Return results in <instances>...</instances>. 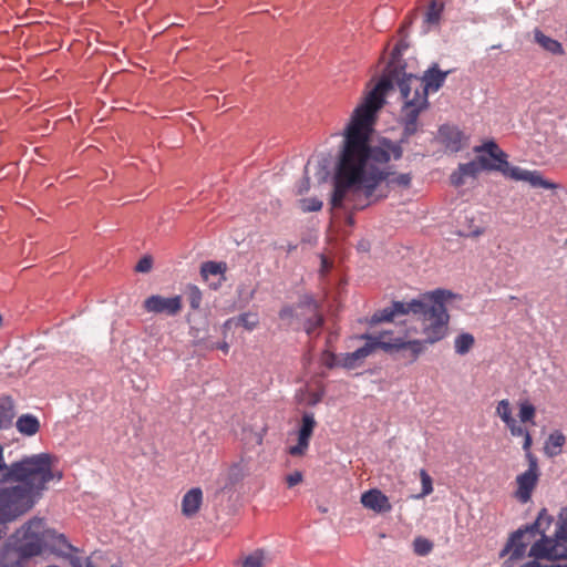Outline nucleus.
<instances>
[{
    "mask_svg": "<svg viewBox=\"0 0 567 567\" xmlns=\"http://www.w3.org/2000/svg\"><path fill=\"white\" fill-rule=\"evenodd\" d=\"M379 110L354 109L333 177L332 208L347 205L364 208L382 182L391 187L409 188L411 185L410 173L394 174L389 165L391 158L402 157L401 144L374 134Z\"/></svg>",
    "mask_w": 567,
    "mask_h": 567,
    "instance_id": "nucleus-1",
    "label": "nucleus"
},
{
    "mask_svg": "<svg viewBox=\"0 0 567 567\" xmlns=\"http://www.w3.org/2000/svg\"><path fill=\"white\" fill-rule=\"evenodd\" d=\"M409 48L406 39H400L391 51V60L380 79L371 85L368 84L365 95L357 106H383L385 99L396 91L403 106H429L430 93L437 92L444 84L449 71H441L437 64L429 68L422 76L405 73L402 54Z\"/></svg>",
    "mask_w": 567,
    "mask_h": 567,
    "instance_id": "nucleus-2",
    "label": "nucleus"
},
{
    "mask_svg": "<svg viewBox=\"0 0 567 567\" xmlns=\"http://www.w3.org/2000/svg\"><path fill=\"white\" fill-rule=\"evenodd\" d=\"M56 463V456L50 453L12 462L11 482L19 484L0 489V522L16 520L29 512L51 481L60 482L63 478Z\"/></svg>",
    "mask_w": 567,
    "mask_h": 567,
    "instance_id": "nucleus-3",
    "label": "nucleus"
},
{
    "mask_svg": "<svg viewBox=\"0 0 567 567\" xmlns=\"http://www.w3.org/2000/svg\"><path fill=\"white\" fill-rule=\"evenodd\" d=\"M452 297V292L436 289L424 295L423 300L412 299L409 302L394 301L390 307L377 311L371 317V323L390 322L401 315L412 313L417 317L421 323V333L424 343H435L442 340L447 332L450 316L445 301Z\"/></svg>",
    "mask_w": 567,
    "mask_h": 567,
    "instance_id": "nucleus-4",
    "label": "nucleus"
},
{
    "mask_svg": "<svg viewBox=\"0 0 567 567\" xmlns=\"http://www.w3.org/2000/svg\"><path fill=\"white\" fill-rule=\"evenodd\" d=\"M551 523L553 517L546 508H543L535 523L529 525L539 535V539L528 551V556L534 560L522 567H567V507L563 508L558 515L554 537L546 535Z\"/></svg>",
    "mask_w": 567,
    "mask_h": 567,
    "instance_id": "nucleus-5",
    "label": "nucleus"
},
{
    "mask_svg": "<svg viewBox=\"0 0 567 567\" xmlns=\"http://www.w3.org/2000/svg\"><path fill=\"white\" fill-rule=\"evenodd\" d=\"M415 333H417L416 328L409 327L403 334L399 333L396 337H393V332L390 330L381 331L377 336L363 334L360 338L367 341L364 346L351 353H346L342 365L347 369H354L377 348H381L386 352L408 351V354H403V357L413 362L423 352L422 343L417 339H410Z\"/></svg>",
    "mask_w": 567,
    "mask_h": 567,
    "instance_id": "nucleus-6",
    "label": "nucleus"
},
{
    "mask_svg": "<svg viewBox=\"0 0 567 567\" xmlns=\"http://www.w3.org/2000/svg\"><path fill=\"white\" fill-rule=\"evenodd\" d=\"M42 526L41 518L30 519L22 528L24 537H31L32 539L20 544L18 547L6 546L0 553V567H21V560L40 555L42 545L38 534Z\"/></svg>",
    "mask_w": 567,
    "mask_h": 567,
    "instance_id": "nucleus-7",
    "label": "nucleus"
},
{
    "mask_svg": "<svg viewBox=\"0 0 567 567\" xmlns=\"http://www.w3.org/2000/svg\"><path fill=\"white\" fill-rule=\"evenodd\" d=\"M474 152L489 154L494 159L503 163L502 174L506 177L526 182L535 188L555 189L557 187L555 183L545 179L538 171H528L517 166H511L506 159L507 155L494 141H488L481 146L474 147Z\"/></svg>",
    "mask_w": 567,
    "mask_h": 567,
    "instance_id": "nucleus-8",
    "label": "nucleus"
},
{
    "mask_svg": "<svg viewBox=\"0 0 567 567\" xmlns=\"http://www.w3.org/2000/svg\"><path fill=\"white\" fill-rule=\"evenodd\" d=\"M538 536L529 525L519 528L512 534L501 556L508 555L511 560L522 559L526 555L527 547H532L535 542H538Z\"/></svg>",
    "mask_w": 567,
    "mask_h": 567,
    "instance_id": "nucleus-9",
    "label": "nucleus"
},
{
    "mask_svg": "<svg viewBox=\"0 0 567 567\" xmlns=\"http://www.w3.org/2000/svg\"><path fill=\"white\" fill-rule=\"evenodd\" d=\"M540 477L538 463H528V468L518 474L515 478L516 489L514 497L520 503L526 504L532 499V495L536 489Z\"/></svg>",
    "mask_w": 567,
    "mask_h": 567,
    "instance_id": "nucleus-10",
    "label": "nucleus"
},
{
    "mask_svg": "<svg viewBox=\"0 0 567 567\" xmlns=\"http://www.w3.org/2000/svg\"><path fill=\"white\" fill-rule=\"evenodd\" d=\"M146 312L155 315H166L169 317L177 316L183 309L182 296L163 297L161 295H152L143 302Z\"/></svg>",
    "mask_w": 567,
    "mask_h": 567,
    "instance_id": "nucleus-11",
    "label": "nucleus"
},
{
    "mask_svg": "<svg viewBox=\"0 0 567 567\" xmlns=\"http://www.w3.org/2000/svg\"><path fill=\"white\" fill-rule=\"evenodd\" d=\"M317 425L312 413H305L301 419V425L298 431V443L288 449L291 456H303L308 449L313 430Z\"/></svg>",
    "mask_w": 567,
    "mask_h": 567,
    "instance_id": "nucleus-12",
    "label": "nucleus"
},
{
    "mask_svg": "<svg viewBox=\"0 0 567 567\" xmlns=\"http://www.w3.org/2000/svg\"><path fill=\"white\" fill-rule=\"evenodd\" d=\"M503 163L494 159L489 154L488 157L480 155L475 161L465 164H460L458 169L465 177H475L482 171H498L502 172Z\"/></svg>",
    "mask_w": 567,
    "mask_h": 567,
    "instance_id": "nucleus-13",
    "label": "nucleus"
},
{
    "mask_svg": "<svg viewBox=\"0 0 567 567\" xmlns=\"http://www.w3.org/2000/svg\"><path fill=\"white\" fill-rule=\"evenodd\" d=\"M439 138L445 148L452 153L461 151L465 145L467 137L456 126L442 125L439 130Z\"/></svg>",
    "mask_w": 567,
    "mask_h": 567,
    "instance_id": "nucleus-14",
    "label": "nucleus"
},
{
    "mask_svg": "<svg viewBox=\"0 0 567 567\" xmlns=\"http://www.w3.org/2000/svg\"><path fill=\"white\" fill-rule=\"evenodd\" d=\"M361 504L378 514L388 513L392 509L389 497L378 488L364 492L361 495Z\"/></svg>",
    "mask_w": 567,
    "mask_h": 567,
    "instance_id": "nucleus-15",
    "label": "nucleus"
},
{
    "mask_svg": "<svg viewBox=\"0 0 567 567\" xmlns=\"http://www.w3.org/2000/svg\"><path fill=\"white\" fill-rule=\"evenodd\" d=\"M227 264L224 261H206L200 266V276L204 281H208L209 277H218L216 282L209 284L213 289H218L226 280L225 272Z\"/></svg>",
    "mask_w": 567,
    "mask_h": 567,
    "instance_id": "nucleus-16",
    "label": "nucleus"
},
{
    "mask_svg": "<svg viewBox=\"0 0 567 567\" xmlns=\"http://www.w3.org/2000/svg\"><path fill=\"white\" fill-rule=\"evenodd\" d=\"M203 503V492L199 487L189 489L182 499V514L193 517L199 511Z\"/></svg>",
    "mask_w": 567,
    "mask_h": 567,
    "instance_id": "nucleus-17",
    "label": "nucleus"
},
{
    "mask_svg": "<svg viewBox=\"0 0 567 567\" xmlns=\"http://www.w3.org/2000/svg\"><path fill=\"white\" fill-rule=\"evenodd\" d=\"M566 444V436L559 430L550 432L544 443V453L548 457H555L561 454L563 447Z\"/></svg>",
    "mask_w": 567,
    "mask_h": 567,
    "instance_id": "nucleus-18",
    "label": "nucleus"
},
{
    "mask_svg": "<svg viewBox=\"0 0 567 567\" xmlns=\"http://www.w3.org/2000/svg\"><path fill=\"white\" fill-rule=\"evenodd\" d=\"M13 401L9 396L0 399V430L11 426L14 419Z\"/></svg>",
    "mask_w": 567,
    "mask_h": 567,
    "instance_id": "nucleus-19",
    "label": "nucleus"
},
{
    "mask_svg": "<svg viewBox=\"0 0 567 567\" xmlns=\"http://www.w3.org/2000/svg\"><path fill=\"white\" fill-rule=\"evenodd\" d=\"M535 41L546 51L554 54H563L564 49L559 41L544 34L539 29L534 32Z\"/></svg>",
    "mask_w": 567,
    "mask_h": 567,
    "instance_id": "nucleus-20",
    "label": "nucleus"
},
{
    "mask_svg": "<svg viewBox=\"0 0 567 567\" xmlns=\"http://www.w3.org/2000/svg\"><path fill=\"white\" fill-rule=\"evenodd\" d=\"M16 425L20 433L29 436L38 433L40 429L39 420L31 414L21 415Z\"/></svg>",
    "mask_w": 567,
    "mask_h": 567,
    "instance_id": "nucleus-21",
    "label": "nucleus"
},
{
    "mask_svg": "<svg viewBox=\"0 0 567 567\" xmlns=\"http://www.w3.org/2000/svg\"><path fill=\"white\" fill-rule=\"evenodd\" d=\"M443 10L444 4L442 2L437 0H431L425 12L424 22L429 25L439 24Z\"/></svg>",
    "mask_w": 567,
    "mask_h": 567,
    "instance_id": "nucleus-22",
    "label": "nucleus"
},
{
    "mask_svg": "<svg viewBox=\"0 0 567 567\" xmlns=\"http://www.w3.org/2000/svg\"><path fill=\"white\" fill-rule=\"evenodd\" d=\"M234 322H236V324L243 326L246 330L251 331L258 326L259 320H258L257 315L243 313L237 319H234V318L228 319L225 322L224 327L230 328L231 323H234Z\"/></svg>",
    "mask_w": 567,
    "mask_h": 567,
    "instance_id": "nucleus-23",
    "label": "nucleus"
},
{
    "mask_svg": "<svg viewBox=\"0 0 567 567\" xmlns=\"http://www.w3.org/2000/svg\"><path fill=\"white\" fill-rule=\"evenodd\" d=\"M475 342L474 337L471 333H461L454 340L455 352L464 355L473 348Z\"/></svg>",
    "mask_w": 567,
    "mask_h": 567,
    "instance_id": "nucleus-24",
    "label": "nucleus"
},
{
    "mask_svg": "<svg viewBox=\"0 0 567 567\" xmlns=\"http://www.w3.org/2000/svg\"><path fill=\"white\" fill-rule=\"evenodd\" d=\"M495 414L503 421L505 426L516 420L513 416L512 404L507 399H503L497 402Z\"/></svg>",
    "mask_w": 567,
    "mask_h": 567,
    "instance_id": "nucleus-25",
    "label": "nucleus"
},
{
    "mask_svg": "<svg viewBox=\"0 0 567 567\" xmlns=\"http://www.w3.org/2000/svg\"><path fill=\"white\" fill-rule=\"evenodd\" d=\"M519 412L518 416L520 422L535 424L536 408L528 401L523 400L518 403Z\"/></svg>",
    "mask_w": 567,
    "mask_h": 567,
    "instance_id": "nucleus-26",
    "label": "nucleus"
},
{
    "mask_svg": "<svg viewBox=\"0 0 567 567\" xmlns=\"http://www.w3.org/2000/svg\"><path fill=\"white\" fill-rule=\"evenodd\" d=\"M185 293L187 296V300L193 310H198L202 306L203 301V292L195 285H187L185 289Z\"/></svg>",
    "mask_w": 567,
    "mask_h": 567,
    "instance_id": "nucleus-27",
    "label": "nucleus"
},
{
    "mask_svg": "<svg viewBox=\"0 0 567 567\" xmlns=\"http://www.w3.org/2000/svg\"><path fill=\"white\" fill-rule=\"evenodd\" d=\"M3 446L0 445V489H6V483L11 482L12 463L7 464L3 455Z\"/></svg>",
    "mask_w": 567,
    "mask_h": 567,
    "instance_id": "nucleus-28",
    "label": "nucleus"
},
{
    "mask_svg": "<svg viewBox=\"0 0 567 567\" xmlns=\"http://www.w3.org/2000/svg\"><path fill=\"white\" fill-rule=\"evenodd\" d=\"M312 315L305 322V330L310 336L323 324V317L317 311L316 305H310Z\"/></svg>",
    "mask_w": 567,
    "mask_h": 567,
    "instance_id": "nucleus-29",
    "label": "nucleus"
},
{
    "mask_svg": "<svg viewBox=\"0 0 567 567\" xmlns=\"http://www.w3.org/2000/svg\"><path fill=\"white\" fill-rule=\"evenodd\" d=\"M433 549V544L427 538L416 537L413 540V550L419 556H426Z\"/></svg>",
    "mask_w": 567,
    "mask_h": 567,
    "instance_id": "nucleus-30",
    "label": "nucleus"
},
{
    "mask_svg": "<svg viewBox=\"0 0 567 567\" xmlns=\"http://www.w3.org/2000/svg\"><path fill=\"white\" fill-rule=\"evenodd\" d=\"M420 480L422 484V492L417 495V498L425 497L433 492V481L430 474L425 470L420 471Z\"/></svg>",
    "mask_w": 567,
    "mask_h": 567,
    "instance_id": "nucleus-31",
    "label": "nucleus"
},
{
    "mask_svg": "<svg viewBox=\"0 0 567 567\" xmlns=\"http://www.w3.org/2000/svg\"><path fill=\"white\" fill-rule=\"evenodd\" d=\"M300 208L303 213L319 212L322 208V202L318 198H302L299 200Z\"/></svg>",
    "mask_w": 567,
    "mask_h": 567,
    "instance_id": "nucleus-32",
    "label": "nucleus"
},
{
    "mask_svg": "<svg viewBox=\"0 0 567 567\" xmlns=\"http://www.w3.org/2000/svg\"><path fill=\"white\" fill-rule=\"evenodd\" d=\"M523 439H524V441H523L522 447L525 452V458H526L527 463H532V460L534 463H538V458L532 452L533 439H532L530 433H527Z\"/></svg>",
    "mask_w": 567,
    "mask_h": 567,
    "instance_id": "nucleus-33",
    "label": "nucleus"
},
{
    "mask_svg": "<svg viewBox=\"0 0 567 567\" xmlns=\"http://www.w3.org/2000/svg\"><path fill=\"white\" fill-rule=\"evenodd\" d=\"M264 561V554L260 550L255 551L254 554L247 556L244 561V567H260Z\"/></svg>",
    "mask_w": 567,
    "mask_h": 567,
    "instance_id": "nucleus-34",
    "label": "nucleus"
},
{
    "mask_svg": "<svg viewBox=\"0 0 567 567\" xmlns=\"http://www.w3.org/2000/svg\"><path fill=\"white\" fill-rule=\"evenodd\" d=\"M422 109H412L410 115H409V121L406 122L405 124V127H404V134L406 136L413 134L416 130V120H417V116H419V113Z\"/></svg>",
    "mask_w": 567,
    "mask_h": 567,
    "instance_id": "nucleus-35",
    "label": "nucleus"
},
{
    "mask_svg": "<svg viewBox=\"0 0 567 567\" xmlns=\"http://www.w3.org/2000/svg\"><path fill=\"white\" fill-rule=\"evenodd\" d=\"M506 427L508 429L512 436L524 437L527 433H529V431L526 427L518 424L516 420L507 424Z\"/></svg>",
    "mask_w": 567,
    "mask_h": 567,
    "instance_id": "nucleus-36",
    "label": "nucleus"
},
{
    "mask_svg": "<svg viewBox=\"0 0 567 567\" xmlns=\"http://www.w3.org/2000/svg\"><path fill=\"white\" fill-rule=\"evenodd\" d=\"M153 260L151 257L145 256L140 259L135 266L137 272H148L152 269Z\"/></svg>",
    "mask_w": 567,
    "mask_h": 567,
    "instance_id": "nucleus-37",
    "label": "nucleus"
},
{
    "mask_svg": "<svg viewBox=\"0 0 567 567\" xmlns=\"http://www.w3.org/2000/svg\"><path fill=\"white\" fill-rule=\"evenodd\" d=\"M293 317H295V309L290 306H286L279 311V318L281 320L286 321L288 324L291 323Z\"/></svg>",
    "mask_w": 567,
    "mask_h": 567,
    "instance_id": "nucleus-38",
    "label": "nucleus"
},
{
    "mask_svg": "<svg viewBox=\"0 0 567 567\" xmlns=\"http://www.w3.org/2000/svg\"><path fill=\"white\" fill-rule=\"evenodd\" d=\"M302 478H303L302 473L299 471H296L286 477V482H287L288 487H293V486L298 485L299 483H301Z\"/></svg>",
    "mask_w": 567,
    "mask_h": 567,
    "instance_id": "nucleus-39",
    "label": "nucleus"
},
{
    "mask_svg": "<svg viewBox=\"0 0 567 567\" xmlns=\"http://www.w3.org/2000/svg\"><path fill=\"white\" fill-rule=\"evenodd\" d=\"M451 184L455 187H460L465 182V176L462 174V172L457 168L455 172H453L450 176Z\"/></svg>",
    "mask_w": 567,
    "mask_h": 567,
    "instance_id": "nucleus-40",
    "label": "nucleus"
},
{
    "mask_svg": "<svg viewBox=\"0 0 567 567\" xmlns=\"http://www.w3.org/2000/svg\"><path fill=\"white\" fill-rule=\"evenodd\" d=\"M483 234H484V229L482 227H476L475 229L470 230L467 233H465V231L457 233V235L461 237H473V238L480 237Z\"/></svg>",
    "mask_w": 567,
    "mask_h": 567,
    "instance_id": "nucleus-41",
    "label": "nucleus"
},
{
    "mask_svg": "<svg viewBox=\"0 0 567 567\" xmlns=\"http://www.w3.org/2000/svg\"><path fill=\"white\" fill-rule=\"evenodd\" d=\"M323 364L332 368L336 364V355L332 352L326 351L322 355Z\"/></svg>",
    "mask_w": 567,
    "mask_h": 567,
    "instance_id": "nucleus-42",
    "label": "nucleus"
},
{
    "mask_svg": "<svg viewBox=\"0 0 567 567\" xmlns=\"http://www.w3.org/2000/svg\"><path fill=\"white\" fill-rule=\"evenodd\" d=\"M241 466L239 463L233 464L229 468V476L235 481H238L241 477Z\"/></svg>",
    "mask_w": 567,
    "mask_h": 567,
    "instance_id": "nucleus-43",
    "label": "nucleus"
},
{
    "mask_svg": "<svg viewBox=\"0 0 567 567\" xmlns=\"http://www.w3.org/2000/svg\"><path fill=\"white\" fill-rule=\"evenodd\" d=\"M58 542H59V544H61L65 548H68L70 550H75V548L68 542V539L65 538L64 535H59Z\"/></svg>",
    "mask_w": 567,
    "mask_h": 567,
    "instance_id": "nucleus-44",
    "label": "nucleus"
},
{
    "mask_svg": "<svg viewBox=\"0 0 567 567\" xmlns=\"http://www.w3.org/2000/svg\"><path fill=\"white\" fill-rule=\"evenodd\" d=\"M217 348L220 349L225 353H227L229 350V346L227 342H223V343L218 344Z\"/></svg>",
    "mask_w": 567,
    "mask_h": 567,
    "instance_id": "nucleus-45",
    "label": "nucleus"
},
{
    "mask_svg": "<svg viewBox=\"0 0 567 567\" xmlns=\"http://www.w3.org/2000/svg\"><path fill=\"white\" fill-rule=\"evenodd\" d=\"M309 189V178H306V183L303 184V186L300 188L299 193H303V192H307Z\"/></svg>",
    "mask_w": 567,
    "mask_h": 567,
    "instance_id": "nucleus-46",
    "label": "nucleus"
},
{
    "mask_svg": "<svg viewBox=\"0 0 567 567\" xmlns=\"http://www.w3.org/2000/svg\"><path fill=\"white\" fill-rule=\"evenodd\" d=\"M210 99H212V96H206V99H205V103H206V104H210V103H212V102H210Z\"/></svg>",
    "mask_w": 567,
    "mask_h": 567,
    "instance_id": "nucleus-47",
    "label": "nucleus"
},
{
    "mask_svg": "<svg viewBox=\"0 0 567 567\" xmlns=\"http://www.w3.org/2000/svg\"><path fill=\"white\" fill-rule=\"evenodd\" d=\"M322 266L327 267V259L322 258Z\"/></svg>",
    "mask_w": 567,
    "mask_h": 567,
    "instance_id": "nucleus-48",
    "label": "nucleus"
}]
</instances>
